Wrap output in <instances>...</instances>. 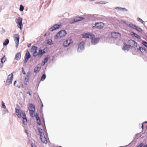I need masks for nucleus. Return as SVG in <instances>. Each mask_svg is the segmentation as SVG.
<instances>
[{
	"mask_svg": "<svg viewBox=\"0 0 147 147\" xmlns=\"http://www.w3.org/2000/svg\"><path fill=\"white\" fill-rule=\"evenodd\" d=\"M13 38L15 42L16 43V47L17 48L19 44V40L20 39L19 35L18 34H15L13 36Z\"/></svg>",
	"mask_w": 147,
	"mask_h": 147,
	"instance_id": "obj_6",
	"label": "nucleus"
},
{
	"mask_svg": "<svg viewBox=\"0 0 147 147\" xmlns=\"http://www.w3.org/2000/svg\"><path fill=\"white\" fill-rule=\"evenodd\" d=\"M48 60V57L45 58L44 60L43 63V64L42 63V65H44L47 62Z\"/></svg>",
	"mask_w": 147,
	"mask_h": 147,
	"instance_id": "obj_29",
	"label": "nucleus"
},
{
	"mask_svg": "<svg viewBox=\"0 0 147 147\" xmlns=\"http://www.w3.org/2000/svg\"><path fill=\"white\" fill-rule=\"evenodd\" d=\"M6 60V59L5 57V56H4L1 59V62L2 63H3L5 62V61Z\"/></svg>",
	"mask_w": 147,
	"mask_h": 147,
	"instance_id": "obj_28",
	"label": "nucleus"
},
{
	"mask_svg": "<svg viewBox=\"0 0 147 147\" xmlns=\"http://www.w3.org/2000/svg\"><path fill=\"white\" fill-rule=\"evenodd\" d=\"M22 19L20 17L16 18V22L17 24V26L20 29H22L23 27L22 24Z\"/></svg>",
	"mask_w": 147,
	"mask_h": 147,
	"instance_id": "obj_4",
	"label": "nucleus"
},
{
	"mask_svg": "<svg viewBox=\"0 0 147 147\" xmlns=\"http://www.w3.org/2000/svg\"><path fill=\"white\" fill-rule=\"evenodd\" d=\"M137 20L138 21H140V22H141L142 23H143L144 22L140 18H138Z\"/></svg>",
	"mask_w": 147,
	"mask_h": 147,
	"instance_id": "obj_38",
	"label": "nucleus"
},
{
	"mask_svg": "<svg viewBox=\"0 0 147 147\" xmlns=\"http://www.w3.org/2000/svg\"><path fill=\"white\" fill-rule=\"evenodd\" d=\"M42 129L40 128H38V132L40 134V136H41V135H42L43 134H42Z\"/></svg>",
	"mask_w": 147,
	"mask_h": 147,
	"instance_id": "obj_33",
	"label": "nucleus"
},
{
	"mask_svg": "<svg viewBox=\"0 0 147 147\" xmlns=\"http://www.w3.org/2000/svg\"><path fill=\"white\" fill-rule=\"evenodd\" d=\"M28 109L30 115L32 117H34L36 114L34 113L35 111V106L32 104H30L29 105Z\"/></svg>",
	"mask_w": 147,
	"mask_h": 147,
	"instance_id": "obj_2",
	"label": "nucleus"
},
{
	"mask_svg": "<svg viewBox=\"0 0 147 147\" xmlns=\"http://www.w3.org/2000/svg\"><path fill=\"white\" fill-rule=\"evenodd\" d=\"M34 117H36V119L37 121V124L39 125H41L40 121V118L37 113H36Z\"/></svg>",
	"mask_w": 147,
	"mask_h": 147,
	"instance_id": "obj_18",
	"label": "nucleus"
},
{
	"mask_svg": "<svg viewBox=\"0 0 147 147\" xmlns=\"http://www.w3.org/2000/svg\"><path fill=\"white\" fill-rule=\"evenodd\" d=\"M95 27L99 29H102L104 26V24L102 22L96 23L95 25Z\"/></svg>",
	"mask_w": 147,
	"mask_h": 147,
	"instance_id": "obj_9",
	"label": "nucleus"
},
{
	"mask_svg": "<svg viewBox=\"0 0 147 147\" xmlns=\"http://www.w3.org/2000/svg\"><path fill=\"white\" fill-rule=\"evenodd\" d=\"M127 26L130 27H131L133 29H135V27H136V26L134 25L132 23H130L129 24H127Z\"/></svg>",
	"mask_w": 147,
	"mask_h": 147,
	"instance_id": "obj_25",
	"label": "nucleus"
},
{
	"mask_svg": "<svg viewBox=\"0 0 147 147\" xmlns=\"http://www.w3.org/2000/svg\"><path fill=\"white\" fill-rule=\"evenodd\" d=\"M143 124H142V129H143Z\"/></svg>",
	"mask_w": 147,
	"mask_h": 147,
	"instance_id": "obj_48",
	"label": "nucleus"
},
{
	"mask_svg": "<svg viewBox=\"0 0 147 147\" xmlns=\"http://www.w3.org/2000/svg\"><path fill=\"white\" fill-rule=\"evenodd\" d=\"M142 43L143 45L147 47V42L145 41H142Z\"/></svg>",
	"mask_w": 147,
	"mask_h": 147,
	"instance_id": "obj_37",
	"label": "nucleus"
},
{
	"mask_svg": "<svg viewBox=\"0 0 147 147\" xmlns=\"http://www.w3.org/2000/svg\"><path fill=\"white\" fill-rule=\"evenodd\" d=\"M134 35L135 37L137 38L138 39H140V36L138 35L136 33H134Z\"/></svg>",
	"mask_w": 147,
	"mask_h": 147,
	"instance_id": "obj_36",
	"label": "nucleus"
},
{
	"mask_svg": "<svg viewBox=\"0 0 147 147\" xmlns=\"http://www.w3.org/2000/svg\"><path fill=\"white\" fill-rule=\"evenodd\" d=\"M138 49L142 53H143L145 51V49L142 47H140Z\"/></svg>",
	"mask_w": 147,
	"mask_h": 147,
	"instance_id": "obj_27",
	"label": "nucleus"
},
{
	"mask_svg": "<svg viewBox=\"0 0 147 147\" xmlns=\"http://www.w3.org/2000/svg\"><path fill=\"white\" fill-rule=\"evenodd\" d=\"M84 19V18L80 17H76L72 20L70 22V23L72 24L75 22L81 21Z\"/></svg>",
	"mask_w": 147,
	"mask_h": 147,
	"instance_id": "obj_8",
	"label": "nucleus"
},
{
	"mask_svg": "<svg viewBox=\"0 0 147 147\" xmlns=\"http://www.w3.org/2000/svg\"><path fill=\"white\" fill-rule=\"evenodd\" d=\"M135 29H136L137 30L140 32H141L142 31V29L139 27H138L136 26Z\"/></svg>",
	"mask_w": 147,
	"mask_h": 147,
	"instance_id": "obj_31",
	"label": "nucleus"
},
{
	"mask_svg": "<svg viewBox=\"0 0 147 147\" xmlns=\"http://www.w3.org/2000/svg\"><path fill=\"white\" fill-rule=\"evenodd\" d=\"M31 146L32 147H36V146L33 144H31Z\"/></svg>",
	"mask_w": 147,
	"mask_h": 147,
	"instance_id": "obj_41",
	"label": "nucleus"
},
{
	"mask_svg": "<svg viewBox=\"0 0 147 147\" xmlns=\"http://www.w3.org/2000/svg\"><path fill=\"white\" fill-rule=\"evenodd\" d=\"M145 122L146 123H147V121H146Z\"/></svg>",
	"mask_w": 147,
	"mask_h": 147,
	"instance_id": "obj_50",
	"label": "nucleus"
},
{
	"mask_svg": "<svg viewBox=\"0 0 147 147\" xmlns=\"http://www.w3.org/2000/svg\"><path fill=\"white\" fill-rule=\"evenodd\" d=\"M30 57L31 55L30 53L28 51H27L26 53L25 56L24 57L25 60L24 62L25 63H26L28 60L30 58Z\"/></svg>",
	"mask_w": 147,
	"mask_h": 147,
	"instance_id": "obj_10",
	"label": "nucleus"
},
{
	"mask_svg": "<svg viewBox=\"0 0 147 147\" xmlns=\"http://www.w3.org/2000/svg\"><path fill=\"white\" fill-rule=\"evenodd\" d=\"M13 75L11 73L9 74L8 78L6 81V84L7 85H9L11 84L12 82L13 79Z\"/></svg>",
	"mask_w": 147,
	"mask_h": 147,
	"instance_id": "obj_5",
	"label": "nucleus"
},
{
	"mask_svg": "<svg viewBox=\"0 0 147 147\" xmlns=\"http://www.w3.org/2000/svg\"><path fill=\"white\" fill-rule=\"evenodd\" d=\"M111 37L114 38H116L118 37H120L121 35L118 32H113L111 33Z\"/></svg>",
	"mask_w": 147,
	"mask_h": 147,
	"instance_id": "obj_11",
	"label": "nucleus"
},
{
	"mask_svg": "<svg viewBox=\"0 0 147 147\" xmlns=\"http://www.w3.org/2000/svg\"><path fill=\"white\" fill-rule=\"evenodd\" d=\"M125 24H126V23L125 22H123Z\"/></svg>",
	"mask_w": 147,
	"mask_h": 147,
	"instance_id": "obj_51",
	"label": "nucleus"
},
{
	"mask_svg": "<svg viewBox=\"0 0 147 147\" xmlns=\"http://www.w3.org/2000/svg\"><path fill=\"white\" fill-rule=\"evenodd\" d=\"M61 26V24H55L51 27L50 28V30L51 31H53L59 28Z\"/></svg>",
	"mask_w": 147,
	"mask_h": 147,
	"instance_id": "obj_13",
	"label": "nucleus"
},
{
	"mask_svg": "<svg viewBox=\"0 0 147 147\" xmlns=\"http://www.w3.org/2000/svg\"><path fill=\"white\" fill-rule=\"evenodd\" d=\"M17 83V82H16V81H15L14 82V86L15 85V84L16 83Z\"/></svg>",
	"mask_w": 147,
	"mask_h": 147,
	"instance_id": "obj_45",
	"label": "nucleus"
},
{
	"mask_svg": "<svg viewBox=\"0 0 147 147\" xmlns=\"http://www.w3.org/2000/svg\"><path fill=\"white\" fill-rule=\"evenodd\" d=\"M46 76L45 74H43L41 79V81H43L46 78Z\"/></svg>",
	"mask_w": 147,
	"mask_h": 147,
	"instance_id": "obj_34",
	"label": "nucleus"
},
{
	"mask_svg": "<svg viewBox=\"0 0 147 147\" xmlns=\"http://www.w3.org/2000/svg\"><path fill=\"white\" fill-rule=\"evenodd\" d=\"M52 40L51 39H49L47 40V43L49 45H52Z\"/></svg>",
	"mask_w": 147,
	"mask_h": 147,
	"instance_id": "obj_30",
	"label": "nucleus"
},
{
	"mask_svg": "<svg viewBox=\"0 0 147 147\" xmlns=\"http://www.w3.org/2000/svg\"><path fill=\"white\" fill-rule=\"evenodd\" d=\"M93 36V34H88L86 33L82 35L83 38H91L92 36Z\"/></svg>",
	"mask_w": 147,
	"mask_h": 147,
	"instance_id": "obj_17",
	"label": "nucleus"
},
{
	"mask_svg": "<svg viewBox=\"0 0 147 147\" xmlns=\"http://www.w3.org/2000/svg\"><path fill=\"white\" fill-rule=\"evenodd\" d=\"M84 42H82L80 43L79 45L78 50L79 51H81L82 50V49H84Z\"/></svg>",
	"mask_w": 147,
	"mask_h": 147,
	"instance_id": "obj_14",
	"label": "nucleus"
},
{
	"mask_svg": "<svg viewBox=\"0 0 147 147\" xmlns=\"http://www.w3.org/2000/svg\"><path fill=\"white\" fill-rule=\"evenodd\" d=\"M139 145L140 146V147H142L143 145V144L142 143H141Z\"/></svg>",
	"mask_w": 147,
	"mask_h": 147,
	"instance_id": "obj_42",
	"label": "nucleus"
},
{
	"mask_svg": "<svg viewBox=\"0 0 147 147\" xmlns=\"http://www.w3.org/2000/svg\"><path fill=\"white\" fill-rule=\"evenodd\" d=\"M31 44H28V47H30V46H31Z\"/></svg>",
	"mask_w": 147,
	"mask_h": 147,
	"instance_id": "obj_44",
	"label": "nucleus"
},
{
	"mask_svg": "<svg viewBox=\"0 0 147 147\" xmlns=\"http://www.w3.org/2000/svg\"><path fill=\"white\" fill-rule=\"evenodd\" d=\"M43 107V104H42V105H41V107Z\"/></svg>",
	"mask_w": 147,
	"mask_h": 147,
	"instance_id": "obj_49",
	"label": "nucleus"
},
{
	"mask_svg": "<svg viewBox=\"0 0 147 147\" xmlns=\"http://www.w3.org/2000/svg\"><path fill=\"white\" fill-rule=\"evenodd\" d=\"M15 112L16 115L18 117L20 118L21 117L23 118V122L24 124L25 125L27 124V119L26 117V116L25 113L24 112H20V110L18 109H16Z\"/></svg>",
	"mask_w": 147,
	"mask_h": 147,
	"instance_id": "obj_1",
	"label": "nucleus"
},
{
	"mask_svg": "<svg viewBox=\"0 0 147 147\" xmlns=\"http://www.w3.org/2000/svg\"><path fill=\"white\" fill-rule=\"evenodd\" d=\"M129 48V45H127L126 43H124L122 49L124 50H127L128 51Z\"/></svg>",
	"mask_w": 147,
	"mask_h": 147,
	"instance_id": "obj_19",
	"label": "nucleus"
},
{
	"mask_svg": "<svg viewBox=\"0 0 147 147\" xmlns=\"http://www.w3.org/2000/svg\"><path fill=\"white\" fill-rule=\"evenodd\" d=\"M92 42L94 44H95L97 43L98 41L99 38H94V35L93 34V36L91 37Z\"/></svg>",
	"mask_w": 147,
	"mask_h": 147,
	"instance_id": "obj_15",
	"label": "nucleus"
},
{
	"mask_svg": "<svg viewBox=\"0 0 147 147\" xmlns=\"http://www.w3.org/2000/svg\"><path fill=\"white\" fill-rule=\"evenodd\" d=\"M128 44L129 47H137V43L134 40H130L128 41Z\"/></svg>",
	"mask_w": 147,
	"mask_h": 147,
	"instance_id": "obj_7",
	"label": "nucleus"
},
{
	"mask_svg": "<svg viewBox=\"0 0 147 147\" xmlns=\"http://www.w3.org/2000/svg\"><path fill=\"white\" fill-rule=\"evenodd\" d=\"M21 57V53H17L16 55L15 59L17 60H19L20 59Z\"/></svg>",
	"mask_w": 147,
	"mask_h": 147,
	"instance_id": "obj_21",
	"label": "nucleus"
},
{
	"mask_svg": "<svg viewBox=\"0 0 147 147\" xmlns=\"http://www.w3.org/2000/svg\"><path fill=\"white\" fill-rule=\"evenodd\" d=\"M27 94H28L30 96L31 95V94L29 91L27 92Z\"/></svg>",
	"mask_w": 147,
	"mask_h": 147,
	"instance_id": "obj_43",
	"label": "nucleus"
},
{
	"mask_svg": "<svg viewBox=\"0 0 147 147\" xmlns=\"http://www.w3.org/2000/svg\"><path fill=\"white\" fill-rule=\"evenodd\" d=\"M29 80V77L28 76H26V77L25 78V80H24V83L25 84L27 85V83L28 82Z\"/></svg>",
	"mask_w": 147,
	"mask_h": 147,
	"instance_id": "obj_23",
	"label": "nucleus"
},
{
	"mask_svg": "<svg viewBox=\"0 0 147 147\" xmlns=\"http://www.w3.org/2000/svg\"><path fill=\"white\" fill-rule=\"evenodd\" d=\"M9 43V40L8 39H7L3 43V45L4 46H6Z\"/></svg>",
	"mask_w": 147,
	"mask_h": 147,
	"instance_id": "obj_26",
	"label": "nucleus"
},
{
	"mask_svg": "<svg viewBox=\"0 0 147 147\" xmlns=\"http://www.w3.org/2000/svg\"><path fill=\"white\" fill-rule=\"evenodd\" d=\"M40 139L41 141L43 143L46 144L47 143V141L46 138L45 137L44 134L40 136Z\"/></svg>",
	"mask_w": 147,
	"mask_h": 147,
	"instance_id": "obj_16",
	"label": "nucleus"
},
{
	"mask_svg": "<svg viewBox=\"0 0 147 147\" xmlns=\"http://www.w3.org/2000/svg\"><path fill=\"white\" fill-rule=\"evenodd\" d=\"M24 9V7L23 6V5H20V10L21 11H23Z\"/></svg>",
	"mask_w": 147,
	"mask_h": 147,
	"instance_id": "obj_35",
	"label": "nucleus"
},
{
	"mask_svg": "<svg viewBox=\"0 0 147 147\" xmlns=\"http://www.w3.org/2000/svg\"><path fill=\"white\" fill-rule=\"evenodd\" d=\"M40 69V67H36L34 69V72L36 73H37L39 71Z\"/></svg>",
	"mask_w": 147,
	"mask_h": 147,
	"instance_id": "obj_24",
	"label": "nucleus"
},
{
	"mask_svg": "<svg viewBox=\"0 0 147 147\" xmlns=\"http://www.w3.org/2000/svg\"><path fill=\"white\" fill-rule=\"evenodd\" d=\"M22 73L23 74H26V73H25V72L24 70V69L23 68H22Z\"/></svg>",
	"mask_w": 147,
	"mask_h": 147,
	"instance_id": "obj_40",
	"label": "nucleus"
},
{
	"mask_svg": "<svg viewBox=\"0 0 147 147\" xmlns=\"http://www.w3.org/2000/svg\"><path fill=\"white\" fill-rule=\"evenodd\" d=\"M3 66V65L2 64L0 65V67H2Z\"/></svg>",
	"mask_w": 147,
	"mask_h": 147,
	"instance_id": "obj_46",
	"label": "nucleus"
},
{
	"mask_svg": "<svg viewBox=\"0 0 147 147\" xmlns=\"http://www.w3.org/2000/svg\"><path fill=\"white\" fill-rule=\"evenodd\" d=\"M72 42L71 39H68L65 41L63 43V45L64 47H68L70 43Z\"/></svg>",
	"mask_w": 147,
	"mask_h": 147,
	"instance_id": "obj_12",
	"label": "nucleus"
},
{
	"mask_svg": "<svg viewBox=\"0 0 147 147\" xmlns=\"http://www.w3.org/2000/svg\"><path fill=\"white\" fill-rule=\"evenodd\" d=\"M45 53V51L41 49H40L38 52V56L39 57H41L42 55Z\"/></svg>",
	"mask_w": 147,
	"mask_h": 147,
	"instance_id": "obj_20",
	"label": "nucleus"
},
{
	"mask_svg": "<svg viewBox=\"0 0 147 147\" xmlns=\"http://www.w3.org/2000/svg\"><path fill=\"white\" fill-rule=\"evenodd\" d=\"M33 56L35 57L37 55H38V52H37V50L35 51H35L33 53Z\"/></svg>",
	"mask_w": 147,
	"mask_h": 147,
	"instance_id": "obj_32",
	"label": "nucleus"
},
{
	"mask_svg": "<svg viewBox=\"0 0 147 147\" xmlns=\"http://www.w3.org/2000/svg\"><path fill=\"white\" fill-rule=\"evenodd\" d=\"M2 107L4 108H5L6 106L5 105V103L3 102H2Z\"/></svg>",
	"mask_w": 147,
	"mask_h": 147,
	"instance_id": "obj_39",
	"label": "nucleus"
},
{
	"mask_svg": "<svg viewBox=\"0 0 147 147\" xmlns=\"http://www.w3.org/2000/svg\"><path fill=\"white\" fill-rule=\"evenodd\" d=\"M37 47L36 46H32L31 49V52L33 53L34 51L35 52V51L37 50Z\"/></svg>",
	"mask_w": 147,
	"mask_h": 147,
	"instance_id": "obj_22",
	"label": "nucleus"
},
{
	"mask_svg": "<svg viewBox=\"0 0 147 147\" xmlns=\"http://www.w3.org/2000/svg\"><path fill=\"white\" fill-rule=\"evenodd\" d=\"M66 34L67 33L65 30H61L57 33L55 36V38L57 39L64 37L66 35Z\"/></svg>",
	"mask_w": 147,
	"mask_h": 147,
	"instance_id": "obj_3",
	"label": "nucleus"
},
{
	"mask_svg": "<svg viewBox=\"0 0 147 147\" xmlns=\"http://www.w3.org/2000/svg\"><path fill=\"white\" fill-rule=\"evenodd\" d=\"M143 147H147V144L144 146Z\"/></svg>",
	"mask_w": 147,
	"mask_h": 147,
	"instance_id": "obj_47",
	"label": "nucleus"
}]
</instances>
